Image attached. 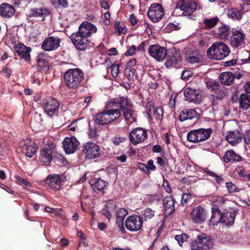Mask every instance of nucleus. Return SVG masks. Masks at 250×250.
<instances>
[{
  "instance_id": "obj_64",
  "label": "nucleus",
  "mask_w": 250,
  "mask_h": 250,
  "mask_svg": "<svg viewBox=\"0 0 250 250\" xmlns=\"http://www.w3.org/2000/svg\"><path fill=\"white\" fill-rule=\"evenodd\" d=\"M241 10L243 11V12L248 11L250 10V4L248 3H244L242 5H241Z\"/></svg>"
},
{
  "instance_id": "obj_62",
  "label": "nucleus",
  "mask_w": 250,
  "mask_h": 250,
  "mask_svg": "<svg viewBox=\"0 0 250 250\" xmlns=\"http://www.w3.org/2000/svg\"><path fill=\"white\" fill-rule=\"evenodd\" d=\"M146 167L148 168V171L149 170L154 171L156 169V167L153 164V161L152 160H150L147 162Z\"/></svg>"
},
{
  "instance_id": "obj_40",
  "label": "nucleus",
  "mask_w": 250,
  "mask_h": 250,
  "mask_svg": "<svg viewBox=\"0 0 250 250\" xmlns=\"http://www.w3.org/2000/svg\"><path fill=\"white\" fill-rule=\"evenodd\" d=\"M239 106L240 108L243 110L248 109L250 106V99L245 93H242L240 95Z\"/></svg>"
},
{
  "instance_id": "obj_48",
  "label": "nucleus",
  "mask_w": 250,
  "mask_h": 250,
  "mask_svg": "<svg viewBox=\"0 0 250 250\" xmlns=\"http://www.w3.org/2000/svg\"><path fill=\"white\" fill-rule=\"evenodd\" d=\"M201 59V55L197 54L195 55H192L187 57V61L191 63H198Z\"/></svg>"
},
{
  "instance_id": "obj_20",
  "label": "nucleus",
  "mask_w": 250,
  "mask_h": 250,
  "mask_svg": "<svg viewBox=\"0 0 250 250\" xmlns=\"http://www.w3.org/2000/svg\"><path fill=\"white\" fill-rule=\"evenodd\" d=\"M146 112L149 120L152 118L156 119H160L163 116V110L161 107L155 108L152 103L149 102L146 106Z\"/></svg>"
},
{
  "instance_id": "obj_43",
  "label": "nucleus",
  "mask_w": 250,
  "mask_h": 250,
  "mask_svg": "<svg viewBox=\"0 0 250 250\" xmlns=\"http://www.w3.org/2000/svg\"><path fill=\"white\" fill-rule=\"evenodd\" d=\"M222 214H220L218 210L213 211L212 215L210 218V222L213 225L217 224L221 221Z\"/></svg>"
},
{
  "instance_id": "obj_25",
  "label": "nucleus",
  "mask_w": 250,
  "mask_h": 250,
  "mask_svg": "<svg viewBox=\"0 0 250 250\" xmlns=\"http://www.w3.org/2000/svg\"><path fill=\"white\" fill-rule=\"evenodd\" d=\"M127 210L124 208H120L116 213V224L118 225L120 230L122 232H125L124 227V221L125 217L127 214Z\"/></svg>"
},
{
  "instance_id": "obj_46",
  "label": "nucleus",
  "mask_w": 250,
  "mask_h": 250,
  "mask_svg": "<svg viewBox=\"0 0 250 250\" xmlns=\"http://www.w3.org/2000/svg\"><path fill=\"white\" fill-rule=\"evenodd\" d=\"M135 72V69L133 68L126 67L125 70V73L128 80L133 79L134 75Z\"/></svg>"
},
{
  "instance_id": "obj_19",
  "label": "nucleus",
  "mask_w": 250,
  "mask_h": 250,
  "mask_svg": "<svg viewBox=\"0 0 250 250\" xmlns=\"http://www.w3.org/2000/svg\"><path fill=\"white\" fill-rule=\"evenodd\" d=\"M184 96L187 101L195 104H199L201 101V95L198 90L186 88L184 90Z\"/></svg>"
},
{
  "instance_id": "obj_54",
  "label": "nucleus",
  "mask_w": 250,
  "mask_h": 250,
  "mask_svg": "<svg viewBox=\"0 0 250 250\" xmlns=\"http://www.w3.org/2000/svg\"><path fill=\"white\" fill-rule=\"evenodd\" d=\"M226 187L229 192L233 193L236 191V187L231 182H227L226 183Z\"/></svg>"
},
{
  "instance_id": "obj_36",
  "label": "nucleus",
  "mask_w": 250,
  "mask_h": 250,
  "mask_svg": "<svg viewBox=\"0 0 250 250\" xmlns=\"http://www.w3.org/2000/svg\"><path fill=\"white\" fill-rule=\"evenodd\" d=\"M123 112V115L127 124L130 125L133 122H136V114L134 111L130 108H128Z\"/></svg>"
},
{
  "instance_id": "obj_6",
  "label": "nucleus",
  "mask_w": 250,
  "mask_h": 250,
  "mask_svg": "<svg viewBox=\"0 0 250 250\" xmlns=\"http://www.w3.org/2000/svg\"><path fill=\"white\" fill-rule=\"evenodd\" d=\"M59 106L58 101L51 97L47 98L42 101V107L44 111L50 117L57 115Z\"/></svg>"
},
{
  "instance_id": "obj_29",
  "label": "nucleus",
  "mask_w": 250,
  "mask_h": 250,
  "mask_svg": "<svg viewBox=\"0 0 250 250\" xmlns=\"http://www.w3.org/2000/svg\"><path fill=\"white\" fill-rule=\"evenodd\" d=\"M174 200L170 196H166L163 200V205L166 212L168 215L172 214L175 211Z\"/></svg>"
},
{
  "instance_id": "obj_3",
  "label": "nucleus",
  "mask_w": 250,
  "mask_h": 250,
  "mask_svg": "<svg viewBox=\"0 0 250 250\" xmlns=\"http://www.w3.org/2000/svg\"><path fill=\"white\" fill-rule=\"evenodd\" d=\"M230 53L228 46L221 42L212 44L207 51L208 57L214 60H222L227 57Z\"/></svg>"
},
{
  "instance_id": "obj_7",
  "label": "nucleus",
  "mask_w": 250,
  "mask_h": 250,
  "mask_svg": "<svg viewBox=\"0 0 250 250\" xmlns=\"http://www.w3.org/2000/svg\"><path fill=\"white\" fill-rule=\"evenodd\" d=\"M212 239L205 233L198 234L197 239L192 242L191 245L193 247H196L201 250H208L213 246Z\"/></svg>"
},
{
  "instance_id": "obj_41",
  "label": "nucleus",
  "mask_w": 250,
  "mask_h": 250,
  "mask_svg": "<svg viewBox=\"0 0 250 250\" xmlns=\"http://www.w3.org/2000/svg\"><path fill=\"white\" fill-rule=\"evenodd\" d=\"M243 12L240 11L237 9L231 8L228 11V16L233 20H239L242 17Z\"/></svg>"
},
{
  "instance_id": "obj_13",
  "label": "nucleus",
  "mask_w": 250,
  "mask_h": 250,
  "mask_svg": "<svg viewBox=\"0 0 250 250\" xmlns=\"http://www.w3.org/2000/svg\"><path fill=\"white\" fill-rule=\"evenodd\" d=\"M148 52L149 55L158 61L163 60L167 55V50L166 48L158 44L150 45Z\"/></svg>"
},
{
  "instance_id": "obj_27",
  "label": "nucleus",
  "mask_w": 250,
  "mask_h": 250,
  "mask_svg": "<svg viewBox=\"0 0 250 250\" xmlns=\"http://www.w3.org/2000/svg\"><path fill=\"white\" fill-rule=\"evenodd\" d=\"M48 57L44 53H39L37 56V64L39 68V70H48Z\"/></svg>"
},
{
  "instance_id": "obj_60",
  "label": "nucleus",
  "mask_w": 250,
  "mask_h": 250,
  "mask_svg": "<svg viewBox=\"0 0 250 250\" xmlns=\"http://www.w3.org/2000/svg\"><path fill=\"white\" fill-rule=\"evenodd\" d=\"M1 73L3 76L8 78L11 75V70L7 67H5L2 69Z\"/></svg>"
},
{
  "instance_id": "obj_1",
  "label": "nucleus",
  "mask_w": 250,
  "mask_h": 250,
  "mask_svg": "<svg viewBox=\"0 0 250 250\" xmlns=\"http://www.w3.org/2000/svg\"><path fill=\"white\" fill-rule=\"evenodd\" d=\"M97 30V27L94 24L84 21L80 25L78 31L71 35V41L77 49L85 50L89 44L87 38L95 34Z\"/></svg>"
},
{
  "instance_id": "obj_38",
  "label": "nucleus",
  "mask_w": 250,
  "mask_h": 250,
  "mask_svg": "<svg viewBox=\"0 0 250 250\" xmlns=\"http://www.w3.org/2000/svg\"><path fill=\"white\" fill-rule=\"evenodd\" d=\"M49 14L48 10L45 8H34L31 10L30 17L44 18Z\"/></svg>"
},
{
  "instance_id": "obj_42",
  "label": "nucleus",
  "mask_w": 250,
  "mask_h": 250,
  "mask_svg": "<svg viewBox=\"0 0 250 250\" xmlns=\"http://www.w3.org/2000/svg\"><path fill=\"white\" fill-rule=\"evenodd\" d=\"M178 62V59L175 56H168L165 62V65L167 67H174L176 66Z\"/></svg>"
},
{
  "instance_id": "obj_5",
  "label": "nucleus",
  "mask_w": 250,
  "mask_h": 250,
  "mask_svg": "<svg viewBox=\"0 0 250 250\" xmlns=\"http://www.w3.org/2000/svg\"><path fill=\"white\" fill-rule=\"evenodd\" d=\"M212 132L211 128H200L189 131L187 135V139L192 143H199L208 139Z\"/></svg>"
},
{
  "instance_id": "obj_32",
  "label": "nucleus",
  "mask_w": 250,
  "mask_h": 250,
  "mask_svg": "<svg viewBox=\"0 0 250 250\" xmlns=\"http://www.w3.org/2000/svg\"><path fill=\"white\" fill-rule=\"evenodd\" d=\"M219 80L222 84L230 85L234 83V77L232 73L225 72L220 74Z\"/></svg>"
},
{
  "instance_id": "obj_8",
  "label": "nucleus",
  "mask_w": 250,
  "mask_h": 250,
  "mask_svg": "<svg viewBox=\"0 0 250 250\" xmlns=\"http://www.w3.org/2000/svg\"><path fill=\"white\" fill-rule=\"evenodd\" d=\"M147 138L146 130L142 127H137L132 129L129 135V140L133 145L143 142Z\"/></svg>"
},
{
  "instance_id": "obj_50",
  "label": "nucleus",
  "mask_w": 250,
  "mask_h": 250,
  "mask_svg": "<svg viewBox=\"0 0 250 250\" xmlns=\"http://www.w3.org/2000/svg\"><path fill=\"white\" fill-rule=\"evenodd\" d=\"M125 140V137H121L118 135L115 136L111 140L112 142L115 146L119 145L121 143L124 142Z\"/></svg>"
},
{
  "instance_id": "obj_57",
  "label": "nucleus",
  "mask_w": 250,
  "mask_h": 250,
  "mask_svg": "<svg viewBox=\"0 0 250 250\" xmlns=\"http://www.w3.org/2000/svg\"><path fill=\"white\" fill-rule=\"evenodd\" d=\"M163 187L164 189L167 192V193H170L172 191V189L169 186L168 182L167 180L164 179L163 181Z\"/></svg>"
},
{
  "instance_id": "obj_15",
  "label": "nucleus",
  "mask_w": 250,
  "mask_h": 250,
  "mask_svg": "<svg viewBox=\"0 0 250 250\" xmlns=\"http://www.w3.org/2000/svg\"><path fill=\"white\" fill-rule=\"evenodd\" d=\"M22 152L28 158H32L37 150L35 143L31 140L26 139L20 143Z\"/></svg>"
},
{
  "instance_id": "obj_33",
  "label": "nucleus",
  "mask_w": 250,
  "mask_h": 250,
  "mask_svg": "<svg viewBox=\"0 0 250 250\" xmlns=\"http://www.w3.org/2000/svg\"><path fill=\"white\" fill-rule=\"evenodd\" d=\"M116 208L115 203L110 201L106 203L103 209V214L109 221L112 216V214L115 212Z\"/></svg>"
},
{
  "instance_id": "obj_53",
  "label": "nucleus",
  "mask_w": 250,
  "mask_h": 250,
  "mask_svg": "<svg viewBox=\"0 0 250 250\" xmlns=\"http://www.w3.org/2000/svg\"><path fill=\"white\" fill-rule=\"evenodd\" d=\"M88 135L91 138H95L98 135V131L95 127H92L89 124V131Z\"/></svg>"
},
{
  "instance_id": "obj_30",
  "label": "nucleus",
  "mask_w": 250,
  "mask_h": 250,
  "mask_svg": "<svg viewBox=\"0 0 250 250\" xmlns=\"http://www.w3.org/2000/svg\"><path fill=\"white\" fill-rule=\"evenodd\" d=\"M15 12L14 7L8 3H4L0 6V16L2 18H9Z\"/></svg>"
},
{
  "instance_id": "obj_63",
  "label": "nucleus",
  "mask_w": 250,
  "mask_h": 250,
  "mask_svg": "<svg viewBox=\"0 0 250 250\" xmlns=\"http://www.w3.org/2000/svg\"><path fill=\"white\" fill-rule=\"evenodd\" d=\"M237 60L232 59L230 61H226L224 63V65L226 66H230L234 65L237 63Z\"/></svg>"
},
{
  "instance_id": "obj_17",
  "label": "nucleus",
  "mask_w": 250,
  "mask_h": 250,
  "mask_svg": "<svg viewBox=\"0 0 250 250\" xmlns=\"http://www.w3.org/2000/svg\"><path fill=\"white\" fill-rule=\"evenodd\" d=\"M246 36L240 31L236 30L233 32L230 36V45L233 48L241 47L245 44Z\"/></svg>"
},
{
  "instance_id": "obj_12",
  "label": "nucleus",
  "mask_w": 250,
  "mask_h": 250,
  "mask_svg": "<svg viewBox=\"0 0 250 250\" xmlns=\"http://www.w3.org/2000/svg\"><path fill=\"white\" fill-rule=\"evenodd\" d=\"M143 225L142 218L138 215L128 216L125 221L126 228L131 231H137L141 229Z\"/></svg>"
},
{
  "instance_id": "obj_49",
  "label": "nucleus",
  "mask_w": 250,
  "mask_h": 250,
  "mask_svg": "<svg viewBox=\"0 0 250 250\" xmlns=\"http://www.w3.org/2000/svg\"><path fill=\"white\" fill-rule=\"evenodd\" d=\"M121 65V63H119L117 64H112L111 65V74L112 75L116 77L118 76V74L119 73V67Z\"/></svg>"
},
{
  "instance_id": "obj_59",
  "label": "nucleus",
  "mask_w": 250,
  "mask_h": 250,
  "mask_svg": "<svg viewBox=\"0 0 250 250\" xmlns=\"http://www.w3.org/2000/svg\"><path fill=\"white\" fill-rule=\"evenodd\" d=\"M114 27L115 29V31L117 32L119 35H121V33H123V29L120 26V22L119 21L115 22L114 24Z\"/></svg>"
},
{
  "instance_id": "obj_2",
  "label": "nucleus",
  "mask_w": 250,
  "mask_h": 250,
  "mask_svg": "<svg viewBox=\"0 0 250 250\" xmlns=\"http://www.w3.org/2000/svg\"><path fill=\"white\" fill-rule=\"evenodd\" d=\"M64 82L69 89H76L84 80L83 71L79 68L69 69L63 74Z\"/></svg>"
},
{
  "instance_id": "obj_21",
  "label": "nucleus",
  "mask_w": 250,
  "mask_h": 250,
  "mask_svg": "<svg viewBox=\"0 0 250 250\" xmlns=\"http://www.w3.org/2000/svg\"><path fill=\"white\" fill-rule=\"evenodd\" d=\"M61 182L60 176L55 174L49 175L44 180L45 185L49 188L56 190L60 189Z\"/></svg>"
},
{
  "instance_id": "obj_37",
  "label": "nucleus",
  "mask_w": 250,
  "mask_h": 250,
  "mask_svg": "<svg viewBox=\"0 0 250 250\" xmlns=\"http://www.w3.org/2000/svg\"><path fill=\"white\" fill-rule=\"evenodd\" d=\"M235 213L228 212L222 214L221 221L227 226L231 225L233 224L235 218Z\"/></svg>"
},
{
  "instance_id": "obj_34",
  "label": "nucleus",
  "mask_w": 250,
  "mask_h": 250,
  "mask_svg": "<svg viewBox=\"0 0 250 250\" xmlns=\"http://www.w3.org/2000/svg\"><path fill=\"white\" fill-rule=\"evenodd\" d=\"M230 34V28L226 24H222L217 30L218 37L222 40L227 39Z\"/></svg>"
},
{
  "instance_id": "obj_9",
  "label": "nucleus",
  "mask_w": 250,
  "mask_h": 250,
  "mask_svg": "<svg viewBox=\"0 0 250 250\" xmlns=\"http://www.w3.org/2000/svg\"><path fill=\"white\" fill-rule=\"evenodd\" d=\"M147 15L153 22L160 21L164 15V10L162 6L157 3L152 4L149 8Z\"/></svg>"
},
{
  "instance_id": "obj_26",
  "label": "nucleus",
  "mask_w": 250,
  "mask_h": 250,
  "mask_svg": "<svg viewBox=\"0 0 250 250\" xmlns=\"http://www.w3.org/2000/svg\"><path fill=\"white\" fill-rule=\"evenodd\" d=\"M89 184L95 192H103L107 183L101 178L91 179Z\"/></svg>"
},
{
  "instance_id": "obj_31",
  "label": "nucleus",
  "mask_w": 250,
  "mask_h": 250,
  "mask_svg": "<svg viewBox=\"0 0 250 250\" xmlns=\"http://www.w3.org/2000/svg\"><path fill=\"white\" fill-rule=\"evenodd\" d=\"M197 113L194 109H184L179 115V119L181 121H184L188 119H192L196 118Z\"/></svg>"
},
{
  "instance_id": "obj_47",
  "label": "nucleus",
  "mask_w": 250,
  "mask_h": 250,
  "mask_svg": "<svg viewBox=\"0 0 250 250\" xmlns=\"http://www.w3.org/2000/svg\"><path fill=\"white\" fill-rule=\"evenodd\" d=\"M15 179L18 182V184L21 186H24L26 187H31V184L27 181L26 179L20 177V176H16Z\"/></svg>"
},
{
  "instance_id": "obj_18",
  "label": "nucleus",
  "mask_w": 250,
  "mask_h": 250,
  "mask_svg": "<svg viewBox=\"0 0 250 250\" xmlns=\"http://www.w3.org/2000/svg\"><path fill=\"white\" fill-rule=\"evenodd\" d=\"M64 151L66 154L74 153L78 149L79 142L74 137H66L62 142Z\"/></svg>"
},
{
  "instance_id": "obj_23",
  "label": "nucleus",
  "mask_w": 250,
  "mask_h": 250,
  "mask_svg": "<svg viewBox=\"0 0 250 250\" xmlns=\"http://www.w3.org/2000/svg\"><path fill=\"white\" fill-rule=\"evenodd\" d=\"M52 148L49 145L45 146L41 150L40 161L44 165H48L52 159Z\"/></svg>"
},
{
  "instance_id": "obj_55",
  "label": "nucleus",
  "mask_w": 250,
  "mask_h": 250,
  "mask_svg": "<svg viewBox=\"0 0 250 250\" xmlns=\"http://www.w3.org/2000/svg\"><path fill=\"white\" fill-rule=\"evenodd\" d=\"M191 195L190 194L184 193L183 194L181 199L182 204H186L191 199Z\"/></svg>"
},
{
  "instance_id": "obj_10",
  "label": "nucleus",
  "mask_w": 250,
  "mask_h": 250,
  "mask_svg": "<svg viewBox=\"0 0 250 250\" xmlns=\"http://www.w3.org/2000/svg\"><path fill=\"white\" fill-rule=\"evenodd\" d=\"M176 8L183 11V15L190 16L197 9V3L191 0H180L176 3Z\"/></svg>"
},
{
  "instance_id": "obj_14",
  "label": "nucleus",
  "mask_w": 250,
  "mask_h": 250,
  "mask_svg": "<svg viewBox=\"0 0 250 250\" xmlns=\"http://www.w3.org/2000/svg\"><path fill=\"white\" fill-rule=\"evenodd\" d=\"M190 217L194 223L201 224L206 220L207 213L203 208L199 206L192 209L190 213Z\"/></svg>"
},
{
  "instance_id": "obj_61",
  "label": "nucleus",
  "mask_w": 250,
  "mask_h": 250,
  "mask_svg": "<svg viewBox=\"0 0 250 250\" xmlns=\"http://www.w3.org/2000/svg\"><path fill=\"white\" fill-rule=\"evenodd\" d=\"M192 75L191 72L189 70H184L182 74L181 78L183 79H187Z\"/></svg>"
},
{
  "instance_id": "obj_16",
  "label": "nucleus",
  "mask_w": 250,
  "mask_h": 250,
  "mask_svg": "<svg viewBox=\"0 0 250 250\" xmlns=\"http://www.w3.org/2000/svg\"><path fill=\"white\" fill-rule=\"evenodd\" d=\"M61 42L60 39L57 37H49L43 42L42 48L44 51H51L57 49Z\"/></svg>"
},
{
  "instance_id": "obj_24",
  "label": "nucleus",
  "mask_w": 250,
  "mask_h": 250,
  "mask_svg": "<svg viewBox=\"0 0 250 250\" xmlns=\"http://www.w3.org/2000/svg\"><path fill=\"white\" fill-rule=\"evenodd\" d=\"M226 138L229 144L234 146L242 141V136L238 130L230 131L227 132Z\"/></svg>"
},
{
  "instance_id": "obj_11",
  "label": "nucleus",
  "mask_w": 250,
  "mask_h": 250,
  "mask_svg": "<svg viewBox=\"0 0 250 250\" xmlns=\"http://www.w3.org/2000/svg\"><path fill=\"white\" fill-rule=\"evenodd\" d=\"M83 152L87 159H96L101 155L99 146L94 143L88 142L83 145Z\"/></svg>"
},
{
  "instance_id": "obj_58",
  "label": "nucleus",
  "mask_w": 250,
  "mask_h": 250,
  "mask_svg": "<svg viewBox=\"0 0 250 250\" xmlns=\"http://www.w3.org/2000/svg\"><path fill=\"white\" fill-rule=\"evenodd\" d=\"M243 137L245 143L250 144V129L245 132Z\"/></svg>"
},
{
  "instance_id": "obj_51",
  "label": "nucleus",
  "mask_w": 250,
  "mask_h": 250,
  "mask_svg": "<svg viewBox=\"0 0 250 250\" xmlns=\"http://www.w3.org/2000/svg\"><path fill=\"white\" fill-rule=\"evenodd\" d=\"M175 238L178 242L179 245L181 246L184 242L187 240L188 236L185 234H182L181 235H176L175 236Z\"/></svg>"
},
{
  "instance_id": "obj_56",
  "label": "nucleus",
  "mask_w": 250,
  "mask_h": 250,
  "mask_svg": "<svg viewBox=\"0 0 250 250\" xmlns=\"http://www.w3.org/2000/svg\"><path fill=\"white\" fill-rule=\"evenodd\" d=\"M136 49V48L135 45H132L126 51V53H125V55L126 56H130L133 55L135 52Z\"/></svg>"
},
{
  "instance_id": "obj_44",
  "label": "nucleus",
  "mask_w": 250,
  "mask_h": 250,
  "mask_svg": "<svg viewBox=\"0 0 250 250\" xmlns=\"http://www.w3.org/2000/svg\"><path fill=\"white\" fill-rule=\"evenodd\" d=\"M206 85L208 89L212 90H217L220 87V84L218 82L212 80L207 81Z\"/></svg>"
},
{
  "instance_id": "obj_28",
  "label": "nucleus",
  "mask_w": 250,
  "mask_h": 250,
  "mask_svg": "<svg viewBox=\"0 0 250 250\" xmlns=\"http://www.w3.org/2000/svg\"><path fill=\"white\" fill-rule=\"evenodd\" d=\"M15 50L21 58L24 59L26 61L30 60V48L25 46L23 44H19L16 46Z\"/></svg>"
},
{
  "instance_id": "obj_35",
  "label": "nucleus",
  "mask_w": 250,
  "mask_h": 250,
  "mask_svg": "<svg viewBox=\"0 0 250 250\" xmlns=\"http://www.w3.org/2000/svg\"><path fill=\"white\" fill-rule=\"evenodd\" d=\"M223 158L226 163L233 161L240 162L242 160V158L232 150H228L224 156Z\"/></svg>"
},
{
  "instance_id": "obj_45",
  "label": "nucleus",
  "mask_w": 250,
  "mask_h": 250,
  "mask_svg": "<svg viewBox=\"0 0 250 250\" xmlns=\"http://www.w3.org/2000/svg\"><path fill=\"white\" fill-rule=\"evenodd\" d=\"M142 216L145 220L150 219L154 216V211L149 208H146L142 212Z\"/></svg>"
},
{
  "instance_id": "obj_52",
  "label": "nucleus",
  "mask_w": 250,
  "mask_h": 250,
  "mask_svg": "<svg viewBox=\"0 0 250 250\" xmlns=\"http://www.w3.org/2000/svg\"><path fill=\"white\" fill-rule=\"evenodd\" d=\"M226 201V200L223 197L219 196L217 197L214 201V205L215 207H220L222 206Z\"/></svg>"
},
{
  "instance_id": "obj_22",
  "label": "nucleus",
  "mask_w": 250,
  "mask_h": 250,
  "mask_svg": "<svg viewBox=\"0 0 250 250\" xmlns=\"http://www.w3.org/2000/svg\"><path fill=\"white\" fill-rule=\"evenodd\" d=\"M109 107H118L120 105V109H118L120 111H123L130 108V104L128 103V100L125 97H120L118 99H114L112 101L110 102L108 104Z\"/></svg>"
},
{
  "instance_id": "obj_39",
  "label": "nucleus",
  "mask_w": 250,
  "mask_h": 250,
  "mask_svg": "<svg viewBox=\"0 0 250 250\" xmlns=\"http://www.w3.org/2000/svg\"><path fill=\"white\" fill-rule=\"evenodd\" d=\"M219 18L216 16L211 18H205L203 20V23L205 29H210L214 27L218 22Z\"/></svg>"
},
{
  "instance_id": "obj_4",
  "label": "nucleus",
  "mask_w": 250,
  "mask_h": 250,
  "mask_svg": "<svg viewBox=\"0 0 250 250\" xmlns=\"http://www.w3.org/2000/svg\"><path fill=\"white\" fill-rule=\"evenodd\" d=\"M121 115V113L117 108L104 110L97 115L95 122L98 124L106 125L118 119Z\"/></svg>"
}]
</instances>
